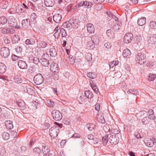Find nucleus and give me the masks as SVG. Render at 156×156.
I'll return each mask as SVG.
<instances>
[{
  "label": "nucleus",
  "mask_w": 156,
  "mask_h": 156,
  "mask_svg": "<svg viewBox=\"0 0 156 156\" xmlns=\"http://www.w3.org/2000/svg\"><path fill=\"white\" fill-rule=\"evenodd\" d=\"M90 83L91 85V87H92L94 92L96 94H98V88L97 87L96 85L94 84H92L91 83Z\"/></svg>",
  "instance_id": "49530a36"
},
{
  "label": "nucleus",
  "mask_w": 156,
  "mask_h": 156,
  "mask_svg": "<svg viewBox=\"0 0 156 156\" xmlns=\"http://www.w3.org/2000/svg\"><path fill=\"white\" fill-rule=\"evenodd\" d=\"M146 23V18L144 17L139 19L137 23L140 26H142Z\"/></svg>",
  "instance_id": "4be33fe9"
},
{
  "label": "nucleus",
  "mask_w": 156,
  "mask_h": 156,
  "mask_svg": "<svg viewBox=\"0 0 156 156\" xmlns=\"http://www.w3.org/2000/svg\"><path fill=\"white\" fill-rule=\"evenodd\" d=\"M85 94L86 97L88 98L91 99L93 97L92 93L90 90L85 91Z\"/></svg>",
  "instance_id": "cd10ccee"
},
{
  "label": "nucleus",
  "mask_w": 156,
  "mask_h": 156,
  "mask_svg": "<svg viewBox=\"0 0 156 156\" xmlns=\"http://www.w3.org/2000/svg\"><path fill=\"white\" fill-rule=\"evenodd\" d=\"M7 20L5 17L2 16L0 17V26L5 24L7 22Z\"/></svg>",
  "instance_id": "7c9ffc66"
},
{
  "label": "nucleus",
  "mask_w": 156,
  "mask_h": 156,
  "mask_svg": "<svg viewBox=\"0 0 156 156\" xmlns=\"http://www.w3.org/2000/svg\"><path fill=\"white\" fill-rule=\"evenodd\" d=\"M62 26L63 27L67 29L68 30H70L71 27L73 26V24L68 21L64 23Z\"/></svg>",
  "instance_id": "393cba45"
},
{
  "label": "nucleus",
  "mask_w": 156,
  "mask_h": 156,
  "mask_svg": "<svg viewBox=\"0 0 156 156\" xmlns=\"http://www.w3.org/2000/svg\"><path fill=\"white\" fill-rule=\"evenodd\" d=\"M135 137L138 139L141 138L140 134L138 133H135Z\"/></svg>",
  "instance_id": "774afa93"
},
{
  "label": "nucleus",
  "mask_w": 156,
  "mask_h": 156,
  "mask_svg": "<svg viewBox=\"0 0 156 156\" xmlns=\"http://www.w3.org/2000/svg\"><path fill=\"white\" fill-rule=\"evenodd\" d=\"M104 46L107 49L110 48L111 47V44L109 42L105 43L104 44Z\"/></svg>",
  "instance_id": "4d7b16f0"
},
{
  "label": "nucleus",
  "mask_w": 156,
  "mask_h": 156,
  "mask_svg": "<svg viewBox=\"0 0 156 156\" xmlns=\"http://www.w3.org/2000/svg\"><path fill=\"white\" fill-rule=\"evenodd\" d=\"M92 141L93 142L94 144H97L98 142V139L96 138H94Z\"/></svg>",
  "instance_id": "0e129e2a"
},
{
  "label": "nucleus",
  "mask_w": 156,
  "mask_h": 156,
  "mask_svg": "<svg viewBox=\"0 0 156 156\" xmlns=\"http://www.w3.org/2000/svg\"><path fill=\"white\" fill-rule=\"evenodd\" d=\"M112 29L115 32H119L123 30V26L121 23L113 24Z\"/></svg>",
  "instance_id": "1a4fd4ad"
},
{
  "label": "nucleus",
  "mask_w": 156,
  "mask_h": 156,
  "mask_svg": "<svg viewBox=\"0 0 156 156\" xmlns=\"http://www.w3.org/2000/svg\"><path fill=\"white\" fill-rule=\"evenodd\" d=\"M16 8V11L18 12H24L25 10L24 7L22 5H18V6Z\"/></svg>",
  "instance_id": "c756f323"
},
{
  "label": "nucleus",
  "mask_w": 156,
  "mask_h": 156,
  "mask_svg": "<svg viewBox=\"0 0 156 156\" xmlns=\"http://www.w3.org/2000/svg\"><path fill=\"white\" fill-rule=\"evenodd\" d=\"M18 66L22 69H26L27 68V65L26 62L23 60H19L18 62Z\"/></svg>",
  "instance_id": "2eb2a0df"
},
{
  "label": "nucleus",
  "mask_w": 156,
  "mask_h": 156,
  "mask_svg": "<svg viewBox=\"0 0 156 156\" xmlns=\"http://www.w3.org/2000/svg\"><path fill=\"white\" fill-rule=\"evenodd\" d=\"M100 108V104L98 103H97L95 105V109L97 111H99Z\"/></svg>",
  "instance_id": "052dcab7"
},
{
  "label": "nucleus",
  "mask_w": 156,
  "mask_h": 156,
  "mask_svg": "<svg viewBox=\"0 0 156 156\" xmlns=\"http://www.w3.org/2000/svg\"><path fill=\"white\" fill-rule=\"evenodd\" d=\"M123 7L125 11L127 12H128L129 9L128 6L127 5H123Z\"/></svg>",
  "instance_id": "e2e57ef3"
},
{
  "label": "nucleus",
  "mask_w": 156,
  "mask_h": 156,
  "mask_svg": "<svg viewBox=\"0 0 156 156\" xmlns=\"http://www.w3.org/2000/svg\"><path fill=\"white\" fill-rule=\"evenodd\" d=\"M34 81L36 85H40L43 83L44 79L42 75L39 73L34 77Z\"/></svg>",
  "instance_id": "423d86ee"
},
{
  "label": "nucleus",
  "mask_w": 156,
  "mask_h": 156,
  "mask_svg": "<svg viewBox=\"0 0 156 156\" xmlns=\"http://www.w3.org/2000/svg\"><path fill=\"white\" fill-rule=\"evenodd\" d=\"M150 119L149 117L145 116L142 119V122L144 125H146L150 121Z\"/></svg>",
  "instance_id": "bb28decb"
},
{
  "label": "nucleus",
  "mask_w": 156,
  "mask_h": 156,
  "mask_svg": "<svg viewBox=\"0 0 156 156\" xmlns=\"http://www.w3.org/2000/svg\"><path fill=\"white\" fill-rule=\"evenodd\" d=\"M108 135L105 136L102 138V141L104 145H105L107 144L109 140Z\"/></svg>",
  "instance_id": "f704fd0d"
},
{
  "label": "nucleus",
  "mask_w": 156,
  "mask_h": 156,
  "mask_svg": "<svg viewBox=\"0 0 156 156\" xmlns=\"http://www.w3.org/2000/svg\"><path fill=\"white\" fill-rule=\"evenodd\" d=\"M25 44L27 45H33L35 43V40L34 39L30 38L27 39L25 42Z\"/></svg>",
  "instance_id": "5701e85b"
},
{
  "label": "nucleus",
  "mask_w": 156,
  "mask_h": 156,
  "mask_svg": "<svg viewBox=\"0 0 156 156\" xmlns=\"http://www.w3.org/2000/svg\"><path fill=\"white\" fill-rule=\"evenodd\" d=\"M148 38V43L150 45H152L156 42V34L150 35Z\"/></svg>",
  "instance_id": "9b49d317"
},
{
  "label": "nucleus",
  "mask_w": 156,
  "mask_h": 156,
  "mask_svg": "<svg viewBox=\"0 0 156 156\" xmlns=\"http://www.w3.org/2000/svg\"><path fill=\"white\" fill-rule=\"evenodd\" d=\"M85 58L87 61H91L92 59V54L90 53H86L85 55Z\"/></svg>",
  "instance_id": "e433bc0d"
},
{
  "label": "nucleus",
  "mask_w": 156,
  "mask_h": 156,
  "mask_svg": "<svg viewBox=\"0 0 156 156\" xmlns=\"http://www.w3.org/2000/svg\"><path fill=\"white\" fill-rule=\"evenodd\" d=\"M87 27L88 32L89 33H93L94 32V28L93 24L91 23H89L87 24Z\"/></svg>",
  "instance_id": "a211bd4d"
},
{
  "label": "nucleus",
  "mask_w": 156,
  "mask_h": 156,
  "mask_svg": "<svg viewBox=\"0 0 156 156\" xmlns=\"http://www.w3.org/2000/svg\"><path fill=\"white\" fill-rule=\"evenodd\" d=\"M47 103L51 107H53L54 105V103L52 101H47Z\"/></svg>",
  "instance_id": "5fc2aeb1"
},
{
  "label": "nucleus",
  "mask_w": 156,
  "mask_h": 156,
  "mask_svg": "<svg viewBox=\"0 0 156 156\" xmlns=\"http://www.w3.org/2000/svg\"><path fill=\"white\" fill-rule=\"evenodd\" d=\"M44 4L47 7H53L55 4L54 0H44Z\"/></svg>",
  "instance_id": "6ab92c4d"
},
{
  "label": "nucleus",
  "mask_w": 156,
  "mask_h": 156,
  "mask_svg": "<svg viewBox=\"0 0 156 156\" xmlns=\"http://www.w3.org/2000/svg\"><path fill=\"white\" fill-rule=\"evenodd\" d=\"M20 40L19 37L18 35H15L14 36L12 39V42L13 43H16Z\"/></svg>",
  "instance_id": "4c0bfd02"
},
{
  "label": "nucleus",
  "mask_w": 156,
  "mask_h": 156,
  "mask_svg": "<svg viewBox=\"0 0 156 156\" xmlns=\"http://www.w3.org/2000/svg\"><path fill=\"white\" fill-rule=\"evenodd\" d=\"M6 66L2 63H0V73H3L6 71Z\"/></svg>",
  "instance_id": "a878e982"
},
{
  "label": "nucleus",
  "mask_w": 156,
  "mask_h": 156,
  "mask_svg": "<svg viewBox=\"0 0 156 156\" xmlns=\"http://www.w3.org/2000/svg\"><path fill=\"white\" fill-rule=\"evenodd\" d=\"M19 58L18 56L16 55H13L12 56V59L13 61H16L18 59V58Z\"/></svg>",
  "instance_id": "bf43d9fd"
},
{
  "label": "nucleus",
  "mask_w": 156,
  "mask_h": 156,
  "mask_svg": "<svg viewBox=\"0 0 156 156\" xmlns=\"http://www.w3.org/2000/svg\"><path fill=\"white\" fill-rule=\"evenodd\" d=\"M42 151L43 153L49 152L50 150L48 148V146L44 144L42 145Z\"/></svg>",
  "instance_id": "c03bdc74"
},
{
  "label": "nucleus",
  "mask_w": 156,
  "mask_h": 156,
  "mask_svg": "<svg viewBox=\"0 0 156 156\" xmlns=\"http://www.w3.org/2000/svg\"><path fill=\"white\" fill-rule=\"evenodd\" d=\"M6 34H12L15 32V30L12 28H7Z\"/></svg>",
  "instance_id": "09e8293b"
},
{
  "label": "nucleus",
  "mask_w": 156,
  "mask_h": 156,
  "mask_svg": "<svg viewBox=\"0 0 156 156\" xmlns=\"http://www.w3.org/2000/svg\"><path fill=\"white\" fill-rule=\"evenodd\" d=\"M91 41L88 42V45L92 48L94 47V44H98L99 43V38L97 35H94L91 37Z\"/></svg>",
  "instance_id": "20e7f679"
},
{
  "label": "nucleus",
  "mask_w": 156,
  "mask_h": 156,
  "mask_svg": "<svg viewBox=\"0 0 156 156\" xmlns=\"http://www.w3.org/2000/svg\"><path fill=\"white\" fill-rule=\"evenodd\" d=\"M18 105L20 107L23 108L24 107L25 105V103L23 100H19L18 101Z\"/></svg>",
  "instance_id": "37998d69"
},
{
  "label": "nucleus",
  "mask_w": 156,
  "mask_h": 156,
  "mask_svg": "<svg viewBox=\"0 0 156 156\" xmlns=\"http://www.w3.org/2000/svg\"><path fill=\"white\" fill-rule=\"evenodd\" d=\"M10 54L9 49L6 47H3L0 49V55L4 58L7 57Z\"/></svg>",
  "instance_id": "0eeeda50"
},
{
  "label": "nucleus",
  "mask_w": 156,
  "mask_h": 156,
  "mask_svg": "<svg viewBox=\"0 0 156 156\" xmlns=\"http://www.w3.org/2000/svg\"><path fill=\"white\" fill-rule=\"evenodd\" d=\"M8 5V3L5 0H1L0 7L1 8L4 9L7 8Z\"/></svg>",
  "instance_id": "dca6fc26"
},
{
  "label": "nucleus",
  "mask_w": 156,
  "mask_h": 156,
  "mask_svg": "<svg viewBox=\"0 0 156 156\" xmlns=\"http://www.w3.org/2000/svg\"><path fill=\"white\" fill-rule=\"evenodd\" d=\"M41 62H40L41 64L44 66H47L49 63L48 61L46 59L43 58L41 59Z\"/></svg>",
  "instance_id": "c85d7f7f"
},
{
  "label": "nucleus",
  "mask_w": 156,
  "mask_h": 156,
  "mask_svg": "<svg viewBox=\"0 0 156 156\" xmlns=\"http://www.w3.org/2000/svg\"><path fill=\"white\" fill-rule=\"evenodd\" d=\"M156 78V74L150 73L148 76V80L149 81H153Z\"/></svg>",
  "instance_id": "c9c22d12"
},
{
  "label": "nucleus",
  "mask_w": 156,
  "mask_h": 156,
  "mask_svg": "<svg viewBox=\"0 0 156 156\" xmlns=\"http://www.w3.org/2000/svg\"><path fill=\"white\" fill-rule=\"evenodd\" d=\"M127 92L129 94H131L136 95L138 94L137 90L135 89H129L128 90Z\"/></svg>",
  "instance_id": "473e14b6"
},
{
  "label": "nucleus",
  "mask_w": 156,
  "mask_h": 156,
  "mask_svg": "<svg viewBox=\"0 0 156 156\" xmlns=\"http://www.w3.org/2000/svg\"><path fill=\"white\" fill-rule=\"evenodd\" d=\"M5 125L7 129H12L13 127L12 122V121L8 120L6 121L5 122Z\"/></svg>",
  "instance_id": "aec40b11"
},
{
  "label": "nucleus",
  "mask_w": 156,
  "mask_h": 156,
  "mask_svg": "<svg viewBox=\"0 0 156 156\" xmlns=\"http://www.w3.org/2000/svg\"><path fill=\"white\" fill-rule=\"evenodd\" d=\"M135 60L137 63L142 65L146 62L147 59L146 55L144 53H138L136 55Z\"/></svg>",
  "instance_id": "f03ea898"
},
{
  "label": "nucleus",
  "mask_w": 156,
  "mask_h": 156,
  "mask_svg": "<svg viewBox=\"0 0 156 156\" xmlns=\"http://www.w3.org/2000/svg\"><path fill=\"white\" fill-rule=\"evenodd\" d=\"M51 115L53 119L56 121L60 120L62 117V113L58 110H54L51 112Z\"/></svg>",
  "instance_id": "39448f33"
},
{
  "label": "nucleus",
  "mask_w": 156,
  "mask_h": 156,
  "mask_svg": "<svg viewBox=\"0 0 156 156\" xmlns=\"http://www.w3.org/2000/svg\"><path fill=\"white\" fill-rule=\"evenodd\" d=\"M94 2L97 4H101L105 0H93Z\"/></svg>",
  "instance_id": "13d9d810"
},
{
  "label": "nucleus",
  "mask_w": 156,
  "mask_h": 156,
  "mask_svg": "<svg viewBox=\"0 0 156 156\" xmlns=\"http://www.w3.org/2000/svg\"><path fill=\"white\" fill-rule=\"evenodd\" d=\"M57 126H54L51 127L49 130V134L51 137L53 138L56 137L59 131V128H62V126L61 124H59L57 122H55Z\"/></svg>",
  "instance_id": "f257e3e1"
},
{
  "label": "nucleus",
  "mask_w": 156,
  "mask_h": 156,
  "mask_svg": "<svg viewBox=\"0 0 156 156\" xmlns=\"http://www.w3.org/2000/svg\"><path fill=\"white\" fill-rule=\"evenodd\" d=\"M97 119L99 122L102 123H105V120L103 116L98 115L97 116Z\"/></svg>",
  "instance_id": "72a5a7b5"
},
{
  "label": "nucleus",
  "mask_w": 156,
  "mask_h": 156,
  "mask_svg": "<svg viewBox=\"0 0 156 156\" xmlns=\"http://www.w3.org/2000/svg\"><path fill=\"white\" fill-rule=\"evenodd\" d=\"M83 4H84V1L78 3L77 5H76L74 7L75 8H74V9H77V8H79L81 6H83Z\"/></svg>",
  "instance_id": "8fccbe9b"
},
{
  "label": "nucleus",
  "mask_w": 156,
  "mask_h": 156,
  "mask_svg": "<svg viewBox=\"0 0 156 156\" xmlns=\"http://www.w3.org/2000/svg\"><path fill=\"white\" fill-rule=\"evenodd\" d=\"M84 4H83V6L85 8H90L92 5L91 2H89L88 1H86L84 2Z\"/></svg>",
  "instance_id": "58836bf2"
},
{
  "label": "nucleus",
  "mask_w": 156,
  "mask_h": 156,
  "mask_svg": "<svg viewBox=\"0 0 156 156\" xmlns=\"http://www.w3.org/2000/svg\"><path fill=\"white\" fill-rule=\"evenodd\" d=\"M33 151L34 153L39 154L41 152V149L38 147H35L33 150Z\"/></svg>",
  "instance_id": "3c124183"
},
{
  "label": "nucleus",
  "mask_w": 156,
  "mask_h": 156,
  "mask_svg": "<svg viewBox=\"0 0 156 156\" xmlns=\"http://www.w3.org/2000/svg\"><path fill=\"white\" fill-rule=\"evenodd\" d=\"M150 27L154 29H156V22L153 21L151 22L150 24Z\"/></svg>",
  "instance_id": "de8ad7c7"
},
{
  "label": "nucleus",
  "mask_w": 156,
  "mask_h": 156,
  "mask_svg": "<svg viewBox=\"0 0 156 156\" xmlns=\"http://www.w3.org/2000/svg\"><path fill=\"white\" fill-rule=\"evenodd\" d=\"M60 32L62 37H66L67 35L66 29L61 28L60 29Z\"/></svg>",
  "instance_id": "a18cd8bd"
},
{
  "label": "nucleus",
  "mask_w": 156,
  "mask_h": 156,
  "mask_svg": "<svg viewBox=\"0 0 156 156\" xmlns=\"http://www.w3.org/2000/svg\"><path fill=\"white\" fill-rule=\"evenodd\" d=\"M87 138L90 140H92L94 139V136L92 135H89L87 136Z\"/></svg>",
  "instance_id": "338daca9"
},
{
  "label": "nucleus",
  "mask_w": 156,
  "mask_h": 156,
  "mask_svg": "<svg viewBox=\"0 0 156 156\" xmlns=\"http://www.w3.org/2000/svg\"><path fill=\"white\" fill-rule=\"evenodd\" d=\"M86 127L90 131H92L95 127V125L93 124H90L87 125Z\"/></svg>",
  "instance_id": "79ce46f5"
},
{
  "label": "nucleus",
  "mask_w": 156,
  "mask_h": 156,
  "mask_svg": "<svg viewBox=\"0 0 156 156\" xmlns=\"http://www.w3.org/2000/svg\"><path fill=\"white\" fill-rule=\"evenodd\" d=\"M87 76L91 79H94L96 76V75L94 73L89 72L87 74Z\"/></svg>",
  "instance_id": "ea45409f"
},
{
  "label": "nucleus",
  "mask_w": 156,
  "mask_h": 156,
  "mask_svg": "<svg viewBox=\"0 0 156 156\" xmlns=\"http://www.w3.org/2000/svg\"><path fill=\"white\" fill-rule=\"evenodd\" d=\"M109 141L112 144H116L119 142V137L115 134L109 135Z\"/></svg>",
  "instance_id": "6e6552de"
},
{
  "label": "nucleus",
  "mask_w": 156,
  "mask_h": 156,
  "mask_svg": "<svg viewBox=\"0 0 156 156\" xmlns=\"http://www.w3.org/2000/svg\"><path fill=\"white\" fill-rule=\"evenodd\" d=\"M50 69L53 73H58L59 71L58 65L55 63H52L51 65Z\"/></svg>",
  "instance_id": "4468645a"
},
{
  "label": "nucleus",
  "mask_w": 156,
  "mask_h": 156,
  "mask_svg": "<svg viewBox=\"0 0 156 156\" xmlns=\"http://www.w3.org/2000/svg\"><path fill=\"white\" fill-rule=\"evenodd\" d=\"M27 92L29 94H31L33 92L32 89L30 88H28L27 89Z\"/></svg>",
  "instance_id": "680f3d73"
},
{
  "label": "nucleus",
  "mask_w": 156,
  "mask_h": 156,
  "mask_svg": "<svg viewBox=\"0 0 156 156\" xmlns=\"http://www.w3.org/2000/svg\"><path fill=\"white\" fill-rule=\"evenodd\" d=\"M62 18V16L59 14H55L53 16V20L57 23H59L60 21Z\"/></svg>",
  "instance_id": "f3484780"
},
{
  "label": "nucleus",
  "mask_w": 156,
  "mask_h": 156,
  "mask_svg": "<svg viewBox=\"0 0 156 156\" xmlns=\"http://www.w3.org/2000/svg\"><path fill=\"white\" fill-rule=\"evenodd\" d=\"M106 34L107 36L110 38H113L114 37L113 32L110 29H108L106 31Z\"/></svg>",
  "instance_id": "2f4dec72"
},
{
  "label": "nucleus",
  "mask_w": 156,
  "mask_h": 156,
  "mask_svg": "<svg viewBox=\"0 0 156 156\" xmlns=\"http://www.w3.org/2000/svg\"><path fill=\"white\" fill-rule=\"evenodd\" d=\"M21 24L23 28H27L30 27V20L28 19H26L23 20Z\"/></svg>",
  "instance_id": "ddd939ff"
},
{
  "label": "nucleus",
  "mask_w": 156,
  "mask_h": 156,
  "mask_svg": "<svg viewBox=\"0 0 156 156\" xmlns=\"http://www.w3.org/2000/svg\"><path fill=\"white\" fill-rule=\"evenodd\" d=\"M49 53L52 57H55L57 55V51L55 48H51L49 49Z\"/></svg>",
  "instance_id": "b1692460"
},
{
  "label": "nucleus",
  "mask_w": 156,
  "mask_h": 156,
  "mask_svg": "<svg viewBox=\"0 0 156 156\" xmlns=\"http://www.w3.org/2000/svg\"><path fill=\"white\" fill-rule=\"evenodd\" d=\"M131 55V52L130 51L126 48L123 51L122 55L124 57L129 58Z\"/></svg>",
  "instance_id": "412c9836"
},
{
  "label": "nucleus",
  "mask_w": 156,
  "mask_h": 156,
  "mask_svg": "<svg viewBox=\"0 0 156 156\" xmlns=\"http://www.w3.org/2000/svg\"><path fill=\"white\" fill-rule=\"evenodd\" d=\"M144 142L146 145L149 147H151L154 144V141L149 138H146L144 140Z\"/></svg>",
  "instance_id": "f8f14e48"
},
{
  "label": "nucleus",
  "mask_w": 156,
  "mask_h": 156,
  "mask_svg": "<svg viewBox=\"0 0 156 156\" xmlns=\"http://www.w3.org/2000/svg\"><path fill=\"white\" fill-rule=\"evenodd\" d=\"M40 45L41 48H44L47 45V43L45 42H42L41 43H40Z\"/></svg>",
  "instance_id": "6e6d98bb"
},
{
  "label": "nucleus",
  "mask_w": 156,
  "mask_h": 156,
  "mask_svg": "<svg viewBox=\"0 0 156 156\" xmlns=\"http://www.w3.org/2000/svg\"><path fill=\"white\" fill-rule=\"evenodd\" d=\"M2 137L4 140H8L9 137V133L4 132L2 134Z\"/></svg>",
  "instance_id": "a19ab883"
},
{
  "label": "nucleus",
  "mask_w": 156,
  "mask_h": 156,
  "mask_svg": "<svg viewBox=\"0 0 156 156\" xmlns=\"http://www.w3.org/2000/svg\"><path fill=\"white\" fill-rule=\"evenodd\" d=\"M133 39V34L130 33H127L125 34L124 37V42L128 44L131 42Z\"/></svg>",
  "instance_id": "9d476101"
},
{
  "label": "nucleus",
  "mask_w": 156,
  "mask_h": 156,
  "mask_svg": "<svg viewBox=\"0 0 156 156\" xmlns=\"http://www.w3.org/2000/svg\"><path fill=\"white\" fill-rule=\"evenodd\" d=\"M4 41L5 43L6 44H9L10 42V41L9 39H8V38H5L4 39Z\"/></svg>",
  "instance_id": "69168bd1"
},
{
  "label": "nucleus",
  "mask_w": 156,
  "mask_h": 156,
  "mask_svg": "<svg viewBox=\"0 0 156 156\" xmlns=\"http://www.w3.org/2000/svg\"><path fill=\"white\" fill-rule=\"evenodd\" d=\"M14 81L17 83H20L21 81V79L19 76H16L14 78Z\"/></svg>",
  "instance_id": "603ef678"
},
{
  "label": "nucleus",
  "mask_w": 156,
  "mask_h": 156,
  "mask_svg": "<svg viewBox=\"0 0 156 156\" xmlns=\"http://www.w3.org/2000/svg\"><path fill=\"white\" fill-rule=\"evenodd\" d=\"M15 49L17 53H21L22 50V48L20 46H18L15 48Z\"/></svg>",
  "instance_id": "864d4df0"
},
{
  "label": "nucleus",
  "mask_w": 156,
  "mask_h": 156,
  "mask_svg": "<svg viewBox=\"0 0 156 156\" xmlns=\"http://www.w3.org/2000/svg\"><path fill=\"white\" fill-rule=\"evenodd\" d=\"M8 21L9 24L11 27L17 28H20V25L18 24L16 20L13 16H9Z\"/></svg>",
  "instance_id": "7ed1b4c3"
}]
</instances>
